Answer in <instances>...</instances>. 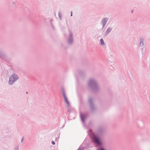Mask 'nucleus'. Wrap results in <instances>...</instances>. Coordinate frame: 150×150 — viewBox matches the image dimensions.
<instances>
[{
	"label": "nucleus",
	"instance_id": "obj_3",
	"mask_svg": "<svg viewBox=\"0 0 150 150\" xmlns=\"http://www.w3.org/2000/svg\"><path fill=\"white\" fill-rule=\"evenodd\" d=\"M88 102L90 106V111L94 112L96 109V107L94 103V98L92 97H89L88 98Z\"/></svg>",
	"mask_w": 150,
	"mask_h": 150
},
{
	"label": "nucleus",
	"instance_id": "obj_22",
	"mask_svg": "<svg viewBox=\"0 0 150 150\" xmlns=\"http://www.w3.org/2000/svg\"><path fill=\"white\" fill-rule=\"evenodd\" d=\"M77 150H82V149L80 147H79Z\"/></svg>",
	"mask_w": 150,
	"mask_h": 150
},
{
	"label": "nucleus",
	"instance_id": "obj_18",
	"mask_svg": "<svg viewBox=\"0 0 150 150\" xmlns=\"http://www.w3.org/2000/svg\"><path fill=\"white\" fill-rule=\"evenodd\" d=\"M144 48H142V49H141V52H142V54H143L144 53Z\"/></svg>",
	"mask_w": 150,
	"mask_h": 150
},
{
	"label": "nucleus",
	"instance_id": "obj_10",
	"mask_svg": "<svg viewBox=\"0 0 150 150\" xmlns=\"http://www.w3.org/2000/svg\"><path fill=\"white\" fill-rule=\"evenodd\" d=\"M144 38L143 37H141L140 39V46H142L144 45Z\"/></svg>",
	"mask_w": 150,
	"mask_h": 150
},
{
	"label": "nucleus",
	"instance_id": "obj_21",
	"mask_svg": "<svg viewBox=\"0 0 150 150\" xmlns=\"http://www.w3.org/2000/svg\"><path fill=\"white\" fill-rule=\"evenodd\" d=\"M23 140H24V137H23L22 138V139H21V143H22V142H23Z\"/></svg>",
	"mask_w": 150,
	"mask_h": 150
},
{
	"label": "nucleus",
	"instance_id": "obj_12",
	"mask_svg": "<svg viewBox=\"0 0 150 150\" xmlns=\"http://www.w3.org/2000/svg\"><path fill=\"white\" fill-rule=\"evenodd\" d=\"M62 95L64 98L67 97L66 95L65 92V89H64V88H62Z\"/></svg>",
	"mask_w": 150,
	"mask_h": 150
},
{
	"label": "nucleus",
	"instance_id": "obj_13",
	"mask_svg": "<svg viewBox=\"0 0 150 150\" xmlns=\"http://www.w3.org/2000/svg\"><path fill=\"white\" fill-rule=\"evenodd\" d=\"M64 98V101L66 103L68 106L69 107L70 106V104L68 100L67 99V97L65 98Z\"/></svg>",
	"mask_w": 150,
	"mask_h": 150
},
{
	"label": "nucleus",
	"instance_id": "obj_14",
	"mask_svg": "<svg viewBox=\"0 0 150 150\" xmlns=\"http://www.w3.org/2000/svg\"><path fill=\"white\" fill-rule=\"evenodd\" d=\"M58 16L60 20H62V14L60 11H59L58 13Z\"/></svg>",
	"mask_w": 150,
	"mask_h": 150
},
{
	"label": "nucleus",
	"instance_id": "obj_23",
	"mask_svg": "<svg viewBox=\"0 0 150 150\" xmlns=\"http://www.w3.org/2000/svg\"><path fill=\"white\" fill-rule=\"evenodd\" d=\"M72 16V12H71V14L70 15V16Z\"/></svg>",
	"mask_w": 150,
	"mask_h": 150
},
{
	"label": "nucleus",
	"instance_id": "obj_9",
	"mask_svg": "<svg viewBox=\"0 0 150 150\" xmlns=\"http://www.w3.org/2000/svg\"><path fill=\"white\" fill-rule=\"evenodd\" d=\"M108 20V19L107 17H105L104 18L102 19L101 23V24H104L106 25L107 22Z\"/></svg>",
	"mask_w": 150,
	"mask_h": 150
},
{
	"label": "nucleus",
	"instance_id": "obj_17",
	"mask_svg": "<svg viewBox=\"0 0 150 150\" xmlns=\"http://www.w3.org/2000/svg\"><path fill=\"white\" fill-rule=\"evenodd\" d=\"M98 150H106L103 147H102L98 149Z\"/></svg>",
	"mask_w": 150,
	"mask_h": 150
},
{
	"label": "nucleus",
	"instance_id": "obj_11",
	"mask_svg": "<svg viewBox=\"0 0 150 150\" xmlns=\"http://www.w3.org/2000/svg\"><path fill=\"white\" fill-rule=\"evenodd\" d=\"M78 73L79 75L81 76H84L85 74V72L80 70L78 71Z\"/></svg>",
	"mask_w": 150,
	"mask_h": 150
},
{
	"label": "nucleus",
	"instance_id": "obj_24",
	"mask_svg": "<svg viewBox=\"0 0 150 150\" xmlns=\"http://www.w3.org/2000/svg\"><path fill=\"white\" fill-rule=\"evenodd\" d=\"M68 111H69V112H70V110H68Z\"/></svg>",
	"mask_w": 150,
	"mask_h": 150
},
{
	"label": "nucleus",
	"instance_id": "obj_19",
	"mask_svg": "<svg viewBox=\"0 0 150 150\" xmlns=\"http://www.w3.org/2000/svg\"><path fill=\"white\" fill-rule=\"evenodd\" d=\"M102 24V28L101 29V30H102V29H103V28H104L105 25V24Z\"/></svg>",
	"mask_w": 150,
	"mask_h": 150
},
{
	"label": "nucleus",
	"instance_id": "obj_4",
	"mask_svg": "<svg viewBox=\"0 0 150 150\" xmlns=\"http://www.w3.org/2000/svg\"><path fill=\"white\" fill-rule=\"evenodd\" d=\"M19 79L18 76L16 74L11 75L10 77L8 83L9 85H12L14 84Z\"/></svg>",
	"mask_w": 150,
	"mask_h": 150
},
{
	"label": "nucleus",
	"instance_id": "obj_8",
	"mask_svg": "<svg viewBox=\"0 0 150 150\" xmlns=\"http://www.w3.org/2000/svg\"><path fill=\"white\" fill-rule=\"evenodd\" d=\"M112 28L111 27H108L105 33V36H107L112 30Z\"/></svg>",
	"mask_w": 150,
	"mask_h": 150
},
{
	"label": "nucleus",
	"instance_id": "obj_1",
	"mask_svg": "<svg viewBox=\"0 0 150 150\" xmlns=\"http://www.w3.org/2000/svg\"><path fill=\"white\" fill-rule=\"evenodd\" d=\"M88 85L93 91L97 92L98 91L99 88L97 82L95 79H90Z\"/></svg>",
	"mask_w": 150,
	"mask_h": 150
},
{
	"label": "nucleus",
	"instance_id": "obj_6",
	"mask_svg": "<svg viewBox=\"0 0 150 150\" xmlns=\"http://www.w3.org/2000/svg\"><path fill=\"white\" fill-rule=\"evenodd\" d=\"M73 33L71 31H69V38L67 40V42L69 44H72L73 43Z\"/></svg>",
	"mask_w": 150,
	"mask_h": 150
},
{
	"label": "nucleus",
	"instance_id": "obj_16",
	"mask_svg": "<svg viewBox=\"0 0 150 150\" xmlns=\"http://www.w3.org/2000/svg\"><path fill=\"white\" fill-rule=\"evenodd\" d=\"M14 150H19V146H16L14 148Z\"/></svg>",
	"mask_w": 150,
	"mask_h": 150
},
{
	"label": "nucleus",
	"instance_id": "obj_15",
	"mask_svg": "<svg viewBox=\"0 0 150 150\" xmlns=\"http://www.w3.org/2000/svg\"><path fill=\"white\" fill-rule=\"evenodd\" d=\"M101 44L102 45H105V43L104 42L103 40V38H101L100 40Z\"/></svg>",
	"mask_w": 150,
	"mask_h": 150
},
{
	"label": "nucleus",
	"instance_id": "obj_20",
	"mask_svg": "<svg viewBox=\"0 0 150 150\" xmlns=\"http://www.w3.org/2000/svg\"><path fill=\"white\" fill-rule=\"evenodd\" d=\"M52 144L53 145H55V142H54V141H52Z\"/></svg>",
	"mask_w": 150,
	"mask_h": 150
},
{
	"label": "nucleus",
	"instance_id": "obj_25",
	"mask_svg": "<svg viewBox=\"0 0 150 150\" xmlns=\"http://www.w3.org/2000/svg\"><path fill=\"white\" fill-rule=\"evenodd\" d=\"M26 93H28V92H26Z\"/></svg>",
	"mask_w": 150,
	"mask_h": 150
},
{
	"label": "nucleus",
	"instance_id": "obj_5",
	"mask_svg": "<svg viewBox=\"0 0 150 150\" xmlns=\"http://www.w3.org/2000/svg\"><path fill=\"white\" fill-rule=\"evenodd\" d=\"M96 134L103 137L105 134V129L102 126H99L97 128Z\"/></svg>",
	"mask_w": 150,
	"mask_h": 150
},
{
	"label": "nucleus",
	"instance_id": "obj_7",
	"mask_svg": "<svg viewBox=\"0 0 150 150\" xmlns=\"http://www.w3.org/2000/svg\"><path fill=\"white\" fill-rule=\"evenodd\" d=\"M86 117V115L83 114L81 113L80 118L83 123L85 122Z\"/></svg>",
	"mask_w": 150,
	"mask_h": 150
},
{
	"label": "nucleus",
	"instance_id": "obj_2",
	"mask_svg": "<svg viewBox=\"0 0 150 150\" xmlns=\"http://www.w3.org/2000/svg\"><path fill=\"white\" fill-rule=\"evenodd\" d=\"M102 137L96 134L93 133L91 136L92 142L95 144L101 145L102 144Z\"/></svg>",
	"mask_w": 150,
	"mask_h": 150
}]
</instances>
